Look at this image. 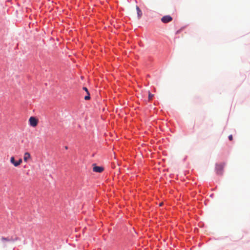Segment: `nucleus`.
<instances>
[{
    "mask_svg": "<svg viewBox=\"0 0 250 250\" xmlns=\"http://www.w3.org/2000/svg\"><path fill=\"white\" fill-rule=\"evenodd\" d=\"M136 10L137 12L138 17L139 18H140L142 15V13L139 7L137 6H136Z\"/></svg>",
    "mask_w": 250,
    "mask_h": 250,
    "instance_id": "6e6552de",
    "label": "nucleus"
},
{
    "mask_svg": "<svg viewBox=\"0 0 250 250\" xmlns=\"http://www.w3.org/2000/svg\"><path fill=\"white\" fill-rule=\"evenodd\" d=\"M18 240V238L17 237H15V238H13V237H2L1 238V240L2 242H13L15 241H16Z\"/></svg>",
    "mask_w": 250,
    "mask_h": 250,
    "instance_id": "f03ea898",
    "label": "nucleus"
},
{
    "mask_svg": "<svg viewBox=\"0 0 250 250\" xmlns=\"http://www.w3.org/2000/svg\"><path fill=\"white\" fill-rule=\"evenodd\" d=\"M224 166L222 164L217 165L216 166V173L217 174L221 175L223 173Z\"/></svg>",
    "mask_w": 250,
    "mask_h": 250,
    "instance_id": "20e7f679",
    "label": "nucleus"
},
{
    "mask_svg": "<svg viewBox=\"0 0 250 250\" xmlns=\"http://www.w3.org/2000/svg\"><path fill=\"white\" fill-rule=\"evenodd\" d=\"M162 205H163V203H161L160 204V206H162Z\"/></svg>",
    "mask_w": 250,
    "mask_h": 250,
    "instance_id": "4468645a",
    "label": "nucleus"
},
{
    "mask_svg": "<svg viewBox=\"0 0 250 250\" xmlns=\"http://www.w3.org/2000/svg\"><path fill=\"white\" fill-rule=\"evenodd\" d=\"M172 18L169 15H167L161 18V21L165 23H168L172 21Z\"/></svg>",
    "mask_w": 250,
    "mask_h": 250,
    "instance_id": "7ed1b4c3",
    "label": "nucleus"
},
{
    "mask_svg": "<svg viewBox=\"0 0 250 250\" xmlns=\"http://www.w3.org/2000/svg\"><path fill=\"white\" fill-rule=\"evenodd\" d=\"M22 162V160L21 158L19 159L18 161H17V167H19Z\"/></svg>",
    "mask_w": 250,
    "mask_h": 250,
    "instance_id": "1a4fd4ad",
    "label": "nucleus"
},
{
    "mask_svg": "<svg viewBox=\"0 0 250 250\" xmlns=\"http://www.w3.org/2000/svg\"><path fill=\"white\" fill-rule=\"evenodd\" d=\"M10 163L15 167H17V161H15L14 157L12 156L10 158Z\"/></svg>",
    "mask_w": 250,
    "mask_h": 250,
    "instance_id": "0eeeda50",
    "label": "nucleus"
},
{
    "mask_svg": "<svg viewBox=\"0 0 250 250\" xmlns=\"http://www.w3.org/2000/svg\"><path fill=\"white\" fill-rule=\"evenodd\" d=\"M30 125L32 127H35L37 125L38 120L34 117H31L29 119Z\"/></svg>",
    "mask_w": 250,
    "mask_h": 250,
    "instance_id": "f257e3e1",
    "label": "nucleus"
},
{
    "mask_svg": "<svg viewBox=\"0 0 250 250\" xmlns=\"http://www.w3.org/2000/svg\"><path fill=\"white\" fill-rule=\"evenodd\" d=\"M229 139L230 140V141H232V139H233V137H232V135H230L229 136Z\"/></svg>",
    "mask_w": 250,
    "mask_h": 250,
    "instance_id": "f8f14e48",
    "label": "nucleus"
},
{
    "mask_svg": "<svg viewBox=\"0 0 250 250\" xmlns=\"http://www.w3.org/2000/svg\"><path fill=\"white\" fill-rule=\"evenodd\" d=\"M31 158V155L29 152H25L23 156V160L25 162H27L28 160Z\"/></svg>",
    "mask_w": 250,
    "mask_h": 250,
    "instance_id": "423d86ee",
    "label": "nucleus"
},
{
    "mask_svg": "<svg viewBox=\"0 0 250 250\" xmlns=\"http://www.w3.org/2000/svg\"><path fill=\"white\" fill-rule=\"evenodd\" d=\"M83 89L87 93H89L88 89L86 87H83Z\"/></svg>",
    "mask_w": 250,
    "mask_h": 250,
    "instance_id": "ddd939ff",
    "label": "nucleus"
},
{
    "mask_svg": "<svg viewBox=\"0 0 250 250\" xmlns=\"http://www.w3.org/2000/svg\"><path fill=\"white\" fill-rule=\"evenodd\" d=\"M93 170L96 172L101 173L104 170V168L102 167L96 166L95 164L93 165Z\"/></svg>",
    "mask_w": 250,
    "mask_h": 250,
    "instance_id": "39448f33",
    "label": "nucleus"
},
{
    "mask_svg": "<svg viewBox=\"0 0 250 250\" xmlns=\"http://www.w3.org/2000/svg\"><path fill=\"white\" fill-rule=\"evenodd\" d=\"M153 97V95L151 94L149 92V94H148V99L149 100H151L152 98V97Z\"/></svg>",
    "mask_w": 250,
    "mask_h": 250,
    "instance_id": "9b49d317",
    "label": "nucleus"
},
{
    "mask_svg": "<svg viewBox=\"0 0 250 250\" xmlns=\"http://www.w3.org/2000/svg\"><path fill=\"white\" fill-rule=\"evenodd\" d=\"M87 95L85 96L84 97V99L85 100H88L90 99V94L89 93H87Z\"/></svg>",
    "mask_w": 250,
    "mask_h": 250,
    "instance_id": "9d476101",
    "label": "nucleus"
}]
</instances>
